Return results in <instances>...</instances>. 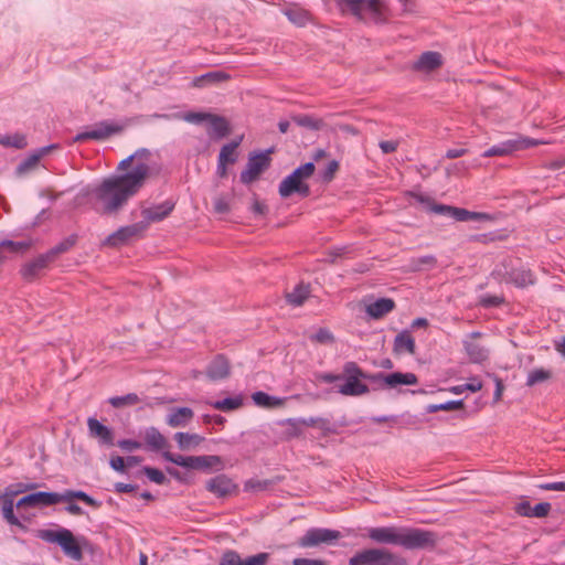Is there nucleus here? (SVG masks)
I'll list each match as a JSON object with an SVG mask.
<instances>
[{
    "label": "nucleus",
    "mask_w": 565,
    "mask_h": 565,
    "mask_svg": "<svg viewBox=\"0 0 565 565\" xmlns=\"http://www.w3.org/2000/svg\"><path fill=\"white\" fill-rule=\"evenodd\" d=\"M150 156V151L148 149H139L138 151H136V153L129 156L128 158L124 159L120 163H119V168L120 169H126L130 166V163L132 162V160L135 158H146L148 159Z\"/></svg>",
    "instance_id": "nucleus-56"
},
{
    "label": "nucleus",
    "mask_w": 565,
    "mask_h": 565,
    "mask_svg": "<svg viewBox=\"0 0 565 565\" xmlns=\"http://www.w3.org/2000/svg\"><path fill=\"white\" fill-rule=\"evenodd\" d=\"M38 537L42 539L47 543L57 544L62 551L74 561L83 559V551L79 546L76 537L73 533L67 529H58V530H39Z\"/></svg>",
    "instance_id": "nucleus-5"
},
{
    "label": "nucleus",
    "mask_w": 565,
    "mask_h": 565,
    "mask_svg": "<svg viewBox=\"0 0 565 565\" xmlns=\"http://www.w3.org/2000/svg\"><path fill=\"white\" fill-rule=\"evenodd\" d=\"M498 238L499 237L494 233H483L470 236L471 242H477L481 244H489L491 242L497 241Z\"/></svg>",
    "instance_id": "nucleus-59"
},
{
    "label": "nucleus",
    "mask_w": 565,
    "mask_h": 565,
    "mask_svg": "<svg viewBox=\"0 0 565 565\" xmlns=\"http://www.w3.org/2000/svg\"><path fill=\"white\" fill-rule=\"evenodd\" d=\"M207 121L212 129V131H209L210 136H214L216 139H222L230 135L231 126L225 117L211 114Z\"/></svg>",
    "instance_id": "nucleus-27"
},
{
    "label": "nucleus",
    "mask_w": 565,
    "mask_h": 565,
    "mask_svg": "<svg viewBox=\"0 0 565 565\" xmlns=\"http://www.w3.org/2000/svg\"><path fill=\"white\" fill-rule=\"evenodd\" d=\"M28 487L22 484H11L6 488L3 494L0 495V504L4 520L22 529H26L35 515V493L31 492L19 498L25 492Z\"/></svg>",
    "instance_id": "nucleus-3"
},
{
    "label": "nucleus",
    "mask_w": 565,
    "mask_h": 565,
    "mask_svg": "<svg viewBox=\"0 0 565 565\" xmlns=\"http://www.w3.org/2000/svg\"><path fill=\"white\" fill-rule=\"evenodd\" d=\"M146 445L154 451L162 450L168 447L166 437L154 427L146 429L143 436Z\"/></svg>",
    "instance_id": "nucleus-28"
},
{
    "label": "nucleus",
    "mask_w": 565,
    "mask_h": 565,
    "mask_svg": "<svg viewBox=\"0 0 565 565\" xmlns=\"http://www.w3.org/2000/svg\"><path fill=\"white\" fill-rule=\"evenodd\" d=\"M443 65V56L439 52L427 51L419 55L412 68L417 72L430 73Z\"/></svg>",
    "instance_id": "nucleus-20"
},
{
    "label": "nucleus",
    "mask_w": 565,
    "mask_h": 565,
    "mask_svg": "<svg viewBox=\"0 0 565 565\" xmlns=\"http://www.w3.org/2000/svg\"><path fill=\"white\" fill-rule=\"evenodd\" d=\"M312 339L319 343H328V342H332L334 340L332 333L326 328L319 329L315 333Z\"/></svg>",
    "instance_id": "nucleus-58"
},
{
    "label": "nucleus",
    "mask_w": 565,
    "mask_h": 565,
    "mask_svg": "<svg viewBox=\"0 0 565 565\" xmlns=\"http://www.w3.org/2000/svg\"><path fill=\"white\" fill-rule=\"evenodd\" d=\"M395 308V301L391 298H380L366 307V312L373 319H381Z\"/></svg>",
    "instance_id": "nucleus-25"
},
{
    "label": "nucleus",
    "mask_w": 565,
    "mask_h": 565,
    "mask_svg": "<svg viewBox=\"0 0 565 565\" xmlns=\"http://www.w3.org/2000/svg\"><path fill=\"white\" fill-rule=\"evenodd\" d=\"M282 425L287 426V429L285 431V436L287 439H292L301 436L302 429H301V418L300 419H294L289 418L282 422Z\"/></svg>",
    "instance_id": "nucleus-46"
},
{
    "label": "nucleus",
    "mask_w": 565,
    "mask_h": 565,
    "mask_svg": "<svg viewBox=\"0 0 565 565\" xmlns=\"http://www.w3.org/2000/svg\"><path fill=\"white\" fill-rule=\"evenodd\" d=\"M60 502H65L64 493L38 491V507H49Z\"/></svg>",
    "instance_id": "nucleus-41"
},
{
    "label": "nucleus",
    "mask_w": 565,
    "mask_h": 565,
    "mask_svg": "<svg viewBox=\"0 0 565 565\" xmlns=\"http://www.w3.org/2000/svg\"><path fill=\"white\" fill-rule=\"evenodd\" d=\"M533 507H531L529 501H522L516 504L515 512L522 516L532 518V511Z\"/></svg>",
    "instance_id": "nucleus-63"
},
{
    "label": "nucleus",
    "mask_w": 565,
    "mask_h": 565,
    "mask_svg": "<svg viewBox=\"0 0 565 565\" xmlns=\"http://www.w3.org/2000/svg\"><path fill=\"white\" fill-rule=\"evenodd\" d=\"M162 457L177 466L201 470V471H210L212 468L217 467L222 468L223 462L220 456L215 455H203V456H181L174 455L170 451H163Z\"/></svg>",
    "instance_id": "nucleus-7"
},
{
    "label": "nucleus",
    "mask_w": 565,
    "mask_h": 565,
    "mask_svg": "<svg viewBox=\"0 0 565 565\" xmlns=\"http://www.w3.org/2000/svg\"><path fill=\"white\" fill-rule=\"evenodd\" d=\"M205 489L216 498H227L238 493V484L224 473L207 480Z\"/></svg>",
    "instance_id": "nucleus-11"
},
{
    "label": "nucleus",
    "mask_w": 565,
    "mask_h": 565,
    "mask_svg": "<svg viewBox=\"0 0 565 565\" xmlns=\"http://www.w3.org/2000/svg\"><path fill=\"white\" fill-rule=\"evenodd\" d=\"M481 332L475 331L468 334L467 339L463 340V349L468 356L469 362L475 364H481L488 360L489 352L488 350L478 342H475V339L480 338Z\"/></svg>",
    "instance_id": "nucleus-15"
},
{
    "label": "nucleus",
    "mask_w": 565,
    "mask_h": 565,
    "mask_svg": "<svg viewBox=\"0 0 565 565\" xmlns=\"http://www.w3.org/2000/svg\"><path fill=\"white\" fill-rule=\"evenodd\" d=\"M254 403L265 408H274L281 406L284 401L279 397L268 395L265 392L258 391L252 395Z\"/></svg>",
    "instance_id": "nucleus-36"
},
{
    "label": "nucleus",
    "mask_w": 565,
    "mask_h": 565,
    "mask_svg": "<svg viewBox=\"0 0 565 565\" xmlns=\"http://www.w3.org/2000/svg\"><path fill=\"white\" fill-rule=\"evenodd\" d=\"M294 122H296L300 127H306L311 130H319L323 126V121L321 119H316L309 115H298L292 117Z\"/></svg>",
    "instance_id": "nucleus-43"
},
{
    "label": "nucleus",
    "mask_w": 565,
    "mask_h": 565,
    "mask_svg": "<svg viewBox=\"0 0 565 565\" xmlns=\"http://www.w3.org/2000/svg\"><path fill=\"white\" fill-rule=\"evenodd\" d=\"M364 372L356 362L349 361L343 365L342 380L344 383L339 386L338 392L344 396H360L367 394L370 388L361 380H365Z\"/></svg>",
    "instance_id": "nucleus-6"
},
{
    "label": "nucleus",
    "mask_w": 565,
    "mask_h": 565,
    "mask_svg": "<svg viewBox=\"0 0 565 565\" xmlns=\"http://www.w3.org/2000/svg\"><path fill=\"white\" fill-rule=\"evenodd\" d=\"M316 167L313 162H307L297 169H295L290 174L297 178L300 181L309 179L315 173Z\"/></svg>",
    "instance_id": "nucleus-50"
},
{
    "label": "nucleus",
    "mask_w": 565,
    "mask_h": 565,
    "mask_svg": "<svg viewBox=\"0 0 565 565\" xmlns=\"http://www.w3.org/2000/svg\"><path fill=\"white\" fill-rule=\"evenodd\" d=\"M273 484H274V482L269 479L260 480V479L252 478L244 482V491H246V492L265 491Z\"/></svg>",
    "instance_id": "nucleus-44"
},
{
    "label": "nucleus",
    "mask_w": 565,
    "mask_h": 565,
    "mask_svg": "<svg viewBox=\"0 0 565 565\" xmlns=\"http://www.w3.org/2000/svg\"><path fill=\"white\" fill-rule=\"evenodd\" d=\"M367 537L381 544L399 545L405 550L434 548L438 536L435 532L418 527H370Z\"/></svg>",
    "instance_id": "nucleus-2"
},
{
    "label": "nucleus",
    "mask_w": 565,
    "mask_h": 565,
    "mask_svg": "<svg viewBox=\"0 0 565 565\" xmlns=\"http://www.w3.org/2000/svg\"><path fill=\"white\" fill-rule=\"evenodd\" d=\"M269 151L259 152L248 158L246 168L241 172L239 180L244 184H249L256 181L260 173L270 166Z\"/></svg>",
    "instance_id": "nucleus-10"
},
{
    "label": "nucleus",
    "mask_w": 565,
    "mask_h": 565,
    "mask_svg": "<svg viewBox=\"0 0 565 565\" xmlns=\"http://www.w3.org/2000/svg\"><path fill=\"white\" fill-rule=\"evenodd\" d=\"M301 425L306 427H317L323 431L324 436L334 433V429H332L331 427L330 420L322 417L301 418Z\"/></svg>",
    "instance_id": "nucleus-39"
},
{
    "label": "nucleus",
    "mask_w": 565,
    "mask_h": 565,
    "mask_svg": "<svg viewBox=\"0 0 565 565\" xmlns=\"http://www.w3.org/2000/svg\"><path fill=\"white\" fill-rule=\"evenodd\" d=\"M340 537L341 533L337 530L313 527L299 539V545L301 547H312L321 543H331Z\"/></svg>",
    "instance_id": "nucleus-12"
},
{
    "label": "nucleus",
    "mask_w": 565,
    "mask_h": 565,
    "mask_svg": "<svg viewBox=\"0 0 565 565\" xmlns=\"http://www.w3.org/2000/svg\"><path fill=\"white\" fill-rule=\"evenodd\" d=\"M173 209L174 203L171 201H166L158 205L146 207L141 211V214L143 216V220L141 222H146L148 228L151 223L160 222L168 217L170 213L173 211Z\"/></svg>",
    "instance_id": "nucleus-19"
},
{
    "label": "nucleus",
    "mask_w": 565,
    "mask_h": 565,
    "mask_svg": "<svg viewBox=\"0 0 565 565\" xmlns=\"http://www.w3.org/2000/svg\"><path fill=\"white\" fill-rule=\"evenodd\" d=\"M340 4L359 21H364L363 11H367L376 24H383L388 19V7L382 0H341Z\"/></svg>",
    "instance_id": "nucleus-4"
},
{
    "label": "nucleus",
    "mask_w": 565,
    "mask_h": 565,
    "mask_svg": "<svg viewBox=\"0 0 565 565\" xmlns=\"http://www.w3.org/2000/svg\"><path fill=\"white\" fill-rule=\"evenodd\" d=\"M142 472L154 483L157 484H163L166 483L167 481V478L164 476V473L157 469V468H153V467H143L142 468Z\"/></svg>",
    "instance_id": "nucleus-52"
},
{
    "label": "nucleus",
    "mask_w": 565,
    "mask_h": 565,
    "mask_svg": "<svg viewBox=\"0 0 565 565\" xmlns=\"http://www.w3.org/2000/svg\"><path fill=\"white\" fill-rule=\"evenodd\" d=\"M399 142L396 140H382L379 143L383 153H393L397 150Z\"/></svg>",
    "instance_id": "nucleus-60"
},
{
    "label": "nucleus",
    "mask_w": 565,
    "mask_h": 565,
    "mask_svg": "<svg viewBox=\"0 0 565 565\" xmlns=\"http://www.w3.org/2000/svg\"><path fill=\"white\" fill-rule=\"evenodd\" d=\"M139 403V397L136 393H129L124 396H114L109 398V404L115 408H120L127 405H136Z\"/></svg>",
    "instance_id": "nucleus-45"
},
{
    "label": "nucleus",
    "mask_w": 565,
    "mask_h": 565,
    "mask_svg": "<svg viewBox=\"0 0 565 565\" xmlns=\"http://www.w3.org/2000/svg\"><path fill=\"white\" fill-rule=\"evenodd\" d=\"M505 302L503 296L486 295L481 297L480 305L484 308L499 307Z\"/></svg>",
    "instance_id": "nucleus-54"
},
{
    "label": "nucleus",
    "mask_w": 565,
    "mask_h": 565,
    "mask_svg": "<svg viewBox=\"0 0 565 565\" xmlns=\"http://www.w3.org/2000/svg\"><path fill=\"white\" fill-rule=\"evenodd\" d=\"M339 168V162L337 160H331L321 173L322 181L327 183L331 182L334 179Z\"/></svg>",
    "instance_id": "nucleus-53"
},
{
    "label": "nucleus",
    "mask_w": 565,
    "mask_h": 565,
    "mask_svg": "<svg viewBox=\"0 0 565 565\" xmlns=\"http://www.w3.org/2000/svg\"><path fill=\"white\" fill-rule=\"evenodd\" d=\"M463 407V401H449L441 404H430L427 406L428 413H437L439 411H452V409H460Z\"/></svg>",
    "instance_id": "nucleus-48"
},
{
    "label": "nucleus",
    "mask_w": 565,
    "mask_h": 565,
    "mask_svg": "<svg viewBox=\"0 0 565 565\" xmlns=\"http://www.w3.org/2000/svg\"><path fill=\"white\" fill-rule=\"evenodd\" d=\"M309 295L310 286L300 282L292 289V291L286 294V300L289 305L298 307L303 305Z\"/></svg>",
    "instance_id": "nucleus-31"
},
{
    "label": "nucleus",
    "mask_w": 565,
    "mask_h": 565,
    "mask_svg": "<svg viewBox=\"0 0 565 565\" xmlns=\"http://www.w3.org/2000/svg\"><path fill=\"white\" fill-rule=\"evenodd\" d=\"M533 145H536V142L531 140H509L502 142L501 145L492 146L491 148L483 152V157H503L512 153L515 150L524 149Z\"/></svg>",
    "instance_id": "nucleus-18"
},
{
    "label": "nucleus",
    "mask_w": 565,
    "mask_h": 565,
    "mask_svg": "<svg viewBox=\"0 0 565 565\" xmlns=\"http://www.w3.org/2000/svg\"><path fill=\"white\" fill-rule=\"evenodd\" d=\"M231 366L228 360L223 354H217L209 364L206 375L212 381L226 379L230 375Z\"/></svg>",
    "instance_id": "nucleus-22"
},
{
    "label": "nucleus",
    "mask_w": 565,
    "mask_h": 565,
    "mask_svg": "<svg viewBox=\"0 0 565 565\" xmlns=\"http://www.w3.org/2000/svg\"><path fill=\"white\" fill-rule=\"evenodd\" d=\"M194 416L193 411L190 407H179L173 409L167 419L168 425L171 427H179L185 425Z\"/></svg>",
    "instance_id": "nucleus-30"
},
{
    "label": "nucleus",
    "mask_w": 565,
    "mask_h": 565,
    "mask_svg": "<svg viewBox=\"0 0 565 565\" xmlns=\"http://www.w3.org/2000/svg\"><path fill=\"white\" fill-rule=\"evenodd\" d=\"M454 220L458 222H467V221H489L491 216L487 213L482 212H472L462 207L452 206L451 215Z\"/></svg>",
    "instance_id": "nucleus-29"
},
{
    "label": "nucleus",
    "mask_w": 565,
    "mask_h": 565,
    "mask_svg": "<svg viewBox=\"0 0 565 565\" xmlns=\"http://www.w3.org/2000/svg\"><path fill=\"white\" fill-rule=\"evenodd\" d=\"M76 241V235H70L68 237L64 238L62 242H60L58 244L51 248V255L58 256L60 254L67 252L75 245Z\"/></svg>",
    "instance_id": "nucleus-49"
},
{
    "label": "nucleus",
    "mask_w": 565,
    "mask_h": 565,
    "mask_svg": "<svg viewBox=\"0 0 565 565\" xmlns=\"http://www.w3.org/2000/svg\"><path fill=\"white\" fill-rule=\"evenodd\" d=\"M552 505L548 502H541L533 507L532 518H545L551 512Z\"/></svg>",
    "instance_id": "nucleus-55"
},
{
    "label": "nucleus",
    "mask_w": 565,
    "mask_h": 565,
    "mask_svg": "<svg viewBox=\"0 0 565 565\" xmlns=\"http://www.w3.org/2000/svg\"><path fill=\"white\" fill-rule=\"evenodd\" d=\"M32 245L33 242L31 238L17 241H0V263L15 256L24 255L26 252L31 249Z\"/></svg>",
    "instance_id": "nucleus-16"
},
{
    "label": "nucleus",
    "mask_w": 565,
    "mask_h": 565,
    "mask_svg": "<svg viewBox=\"0 0 565 565\" xmlns=\"http://www.w3.org/2000/svg\"><path fill=\"white\" fill-rule=\"evenodd\" d=\"M279 195L281 198H288L294 193L299 194L301 198H308L311 193L308 183L298 180L297 178L289 174L279 184Z\"/></svg>",
    "instance_id": "nucleus-17"
},
{
    "label": "nucleus",
    "mask_w": 565,
    "mask_h": 565,
    "mask_svg": "<svg viewBox=\"0 0 565 565\" xmlns=\"http://www.w3.org/2000/svg\"><path fill=\"white\" fill-rule=\"evenodd\" d=\"M231 78V75L223 71H213L198 76L193 79V86L203 87L206 84H215L226 82Z\"/></svg>",
    "instance_id": "nucleus-32"
},
{
    "label": "nucleus",
    "mask_w": 565,
    "mask_h": 565,
    "mask_svg": "<svg viewBox=\"0 0 565 565\" xmlns=\"http://www.w3.org/2000/svg\"><path fill=\"white\" fill-rule=\"evenodd\" d=\"M214 210H215V212H217L220 214H225V213L230 212V204H228L227 200L223 196L217 198L214 201Z\"/></svg>",
    "instance_id": "nucleus-62"
},
{
    "label": "nucleus",
    "mask_w": 565,
    "mask_h": 565,
    "mask_svg": "<svg viewBox=\"0 0 565 565\" xmlns=\"http://www.w3.org/2000/svg\"><path fill=\"white\" fill-rule=\"evenodd\" d=\"M269 559L268 553H258L242 558L236 551L227 550L223 553L218 565H266Z\"/></svg>",
    "instance_id": "nucleus-14"
},
{
    "label": "nucleus",
    "mask_w": 565,
    "mask_h": 565,
    "mask_svg": "<svg viewBox=\"0 0 565 565\" xmlns=\"http://www.w3.org/2000/svg\"><path fill=\"white\" fill-rule=\"evenodd\" d=\"M146 231V222H137L131 225L121 226L105 238L104 245L110 247H120L134 239L143 237Z\"/></svg>",
    "instance_id": "nucleus-9"
},
{
    "label": "nucleus",
    "mask_w": 565,
    "mask_h": 565,
    "mask_svg": "<svg viewBox=\"0 0 565 565\" xmlns=\"http://www.w3.org/2000/svg\"><path fill=\"white\" fill-rule=\"evenodd\" d=\"M505 280L519 288H525L534 284V275L527 268H512L507 273Z\"/></svg>",
    "instance_id": "nucleus-23"
},
{
    "label": "nucleus",
    "mask_w": 565,
    "mask_h": 565,
    "mask_svg": "<svg viewBox=\"0 0 565 565\" xmlns=\"http://www.w3.org/2000/svg\"><path fill=\"white\" fill-rule=\"evenodd\" d=\"M292 565H328V564H327V562H324L322 559L299 557V558H295L292 561Z\"/></svg>",
    "instance_id": "nucleus-64"
},
{
    "label": "nucleus",
    "mask_w": 565,
    "mask_h": 565,
    "mask_svg": "<svg viewBox=\"0 0 565 565\" xmlns=\"http://www.w3.org/2000/svg\"><path fill=\"white\" fill-rule=\"evenodd\" d=\"M207 405L215 409L230 412L239 408L243 405L242 397H226L222 401L206 402Z\"/></svg>",
    "instance_id": "nucleus-38"
},
{
    "label": "nucleus",
    "mask_w": 565,
    "mask_h": 565,
    "mask_svg": "<svg viewBox=\"0 0 565 565\" xmlns=\"http://www.w3.org/2000/svg\"><path fill=\"white\" fill-rule=\"evenodd\" d=\"M539 488L541 490H545V491H565V482L564 481L545 482V483L539 484Z\"/></svg>",
    "instance_id": "nucleus-61"
},
{
    "label": "nucleus",
    "mask_w": 565,
    "mask_h": 565,
    "mask_svg": "<svg viewBox=\"0 0 565 565\" xmlns=\"http://www.w3.org/2000/svg\"><path fill=\"white\" fill-rule=\"evenodd\" d=\"M286 17L291 21L292 23L303 26L306 25L310 19L311 14L308 10H305L302 8H290L285 11Z\"/></svg>",
    "instance_id": "nucleus-37"
},
{
    "label": "nucleus",
    "mask_w": 565,
    "mask_h": 565,
    "mask_svg": "<svg viewBox=\"0 0 565 565\" xmlns=\"http://www.w3.org/2000/svg\"><path fill=\"white\" fill-rule=\"evenodd\" d=\"M0 145L15 149H22L26 146V139L25 136L21 134L4 135L0 136Z\"/></svg>",
    "instance_id": "nucleus-42"
},
{
    "label": "nucleus",
    "mask_w": 565,
    "mask_h": 565,
    "mask_svg": "<svg viewBox=\"0 0 565 565\" xmlns=\"http://www.w3.org/2000/svg\"><path fill=\"white\" fill-rule=\"evenodd\" d=\"M242 139H243V137H239L235 140H232L231 142L224 145L221 148L217 160L225 161L226 163H230V164L235 163L237 160L236 149L241 145Z\"/></svg>",
    "instance_id": "nucleus-33"
},
{
    "label": "nucleus",
    "mask_w": 565,
    "mask_h": 565,
    "mask_svg": "<svg viewBox=\"0 0 565 565\" xmlns=\"http://www.w3.org/2000/svg\"><path fill=\"white\" fill-rule=\"evenodd\" d=\"M65 502H71L74 499L83 501L85 504L98 509L102 505L100 501L95 500L93 497L82 490H66L64 492Z\"/></svg>",
    "instance_id": "nucleus-35"
},
{
    "label": "nucleus",
    "mask_w": 565,
    "mask_h": 565,
    "mask_svg": "<svg viewBox=\"0 0 565 565\" xmlns=\"http://www.w3.org/2000/svg\"><path fill=\"white\" fill-rule=\"evenodd\" d=\"M35 167V154H31L23 163L17 168V173L23 175L32 171Z\"/></svg>",
    "instance_id": "nucleus-57"
},
{
    "label": "nucleus",
    "mask_w": 565,
    "mask_h": 565,
    "mask_svg": "<svg viewBox=\"0 0 565 565\" xmlns=\"http://www.w3.org/2000/svg\"><path fill=\"white\" fill-rule=\"evenodd\" d=\"M174 440L177 441L179 448L184 450L199 446L204 440V438L196 434L179 431L174 434Z\"/></svg>",
    "instance_id": "nucleus-34"
},
{
    "label": "nucleus",
    "mask_w": 565,
    "mask_h": 565,
    "mask_svg": "<svg viewBox=\"0 0 565 565\" xmlns=\"http://www.w3.org/2000/svg\"><path fill=\"white\" fill-rule=\"evenodd\" d=\"M87 426L90 437L97 438L102 445H114V433L109 427L105 426L94 417H89L87 419Z\"/></svg>",
    "instance_id": "nucleus-21"
},
{
    "label": "nucleus",
    "mask_w": 565,
    "mask_h": 565,
    "mask_svg": "<svg viewBox=\"0 0 565 565\" xmlns=\"http://www.w3.org/2000/svg\"><path fill=\"white\" fill-rule=\"evenodd\" d=\"M416 350L415 340L411 334V331L403 330L399 332L395 339L393 344V351L395 354H402L407 352L409 354H414Z\"/></svg>",
    "instance_id": "nucleus-24"
},
{
    "label": "nucleus",
    "mask_w": 565,
    "mask_h": 565,
    "mask_svg": "<svg viewBox=\"0 0 565 565\" xmlns=\"http://www.w3.org/2000/svg\"><path fill=\"white\" fill-rule=\"evenodd\" d=\"M412 266L415 270L434 268L437 265V258L434 255H425L412 259Z\"/></svg>",
    "instance_id": "nucleus-47"
},
{
    "label": "nucleus",
    "mask_w": 565,
    "mask_h": 565,
    "mask_svg": "<svg viewBox=\"0 0 565 565\" xmlns=\"http://www.w3.org/2000/svg\"><path fill=\"white\" fill-rule=\"evenodd\" d=\"M365 380L375 385L373 390H388L399 385H416L418 383L417 375L411 372H394L391 374L383 372L366 373Z\"/></svg>",
    "instance_id": "nucleus-8"
},
{
    "label": "nucleus",
    "mask_w": 565,
    "mask_h": 565,
    "mask_svg": "<svg viewBox=\"0 0 565 565\" xmlns=\"http://www.w3.org/2000/svg\"><path fill=\"white\" fill-rule=\"evenodd\" d=\"M382 556V548H369L355 553L350 559V565H375Z\"/></svg>",
    "instance_id": "nucleus-26"
},
{
    "label": "nucleus",
    "mask_w": 565,
    "mask_h": 565,
    "mask_svg": "<svg viewBox=\"0 0 565 565\" xmlns=\"http://www.w3.org/2000/svg\"><path fill=\"white\" fill-rule=\"evenodd\" d=\"M375 565H406V562L404 558L398 557L386 550H382L381 559H379Z\"/></svg>",
    "instance_id": "nucleus-51"
},
{
    "label": "nucleus",
    "mask_w": 565,
    "mask_h": 565,
    "mask_svg": "<svg viewBox=\"0 0 565 565\" xmlns=\"http://www.w3.org/2000/svg\"><path fill=\"white\" fill-rule=\"evenodd\" d=\"M149 172L150 167L138 161L132 171L104 179L92 191L95 210L103 215L117 214L143 186Z\"/></svg>",
    "instance_id": "nucleus-1"
},
{
    "label": "nucleus",
    "mask_w": 565,
    "mask_h": 565,
    "mask_svg": "<svg viewBox=\"0 0 565 565\" xmlns=\"http://www.w3.org/2000/svg\"><path fill=\"white\" fill-rule=\"evenodd\" d=\"M121 130H122L121 126L104 120V121L96 124L94 129L77 134L74 137V141L83 142L85 140H104L115 134L120 132Z\"/></svg>",
    "instance_id": "nucleus-13"
},
{
    "label": "nucleus",
    "mask_w": 565,
    "mask_h": 565,
    "mask_svg": "<svg viewBox=\"0 0 565 565\" xmlns=\"http://www.w3.org/2000/svg\"><path fill=\"white\" fill-rule=\"evenodd\" d=\"M552 377V372L545 369H534L531 370L527 374L526 386H534L536 384H541L543 382L548 381Z\"/></svg>",
    "instance_id": "nucleus-40"
}]
</instances>
